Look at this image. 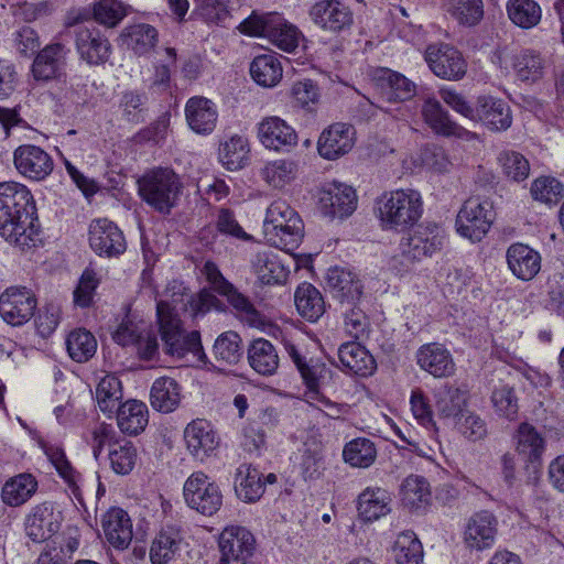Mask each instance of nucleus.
Wrapping results in <instances>:
<instances>
[{
  "label": "nucleus",
  "instance_id": "f257e3e1",
  "mask_svg": "<svg viewBox=\"0 0 564 564\" xmlns=\"http://www.w3.org/2000/svg\"><path fill=\"white\" fill-rule=\"evenodd\" d=\"M0 236L21 250L41 241L35 202L21 183H0Z\"/></svg>",
  "mask_w": 564,
  "mask_h": 564
},
{
  "label": "nucleus",
  "instance_id": "f03ea898",
  "mask_svg": "<svg viewBox=\"0 0 564 564\" xmlns=\"http://www.w3.org/2000/svg\"><path fill=\"white\" fill-rule=\"evenodd\" d=\"M376 206L380 225L386 230H404L423 214L422 196L411 188L386 192Z\"/></svg>",
  "mask_w": 564,
  "mask_h": 564
},
{
  "label": "nucleus",
  "instance_id": "7ed1b4c3",
  "mask_svg": "<svg viewBox=\"0 0 564 564\" xmlns=\"http://www.w3.org/2000/svg\"><path fill=\"white\" fill-rule=\"evenodd\" d=\"M263 234L271 246L291 252L302 242L304 225L285 200L276 199L267 208Z\"/></svg>",
  "mask_w": 564,
  "mask_h": 564
},
{
  "label": "nucleus",
  "instance_id": "20e7f679",
  "mask_svg": "<svg viewBox=\"0 0 564 564\" xmlns=\"http://www.w3.org/2000/svg\"><path fill=\"white\" fill-rule=\"evenodd\" d=\"M446 241L444 229L435 224H422L403 237L400 253L393 258V267L406 271L415 262L442 250Z\"/></svg>",
  "mask_w": 564,
  "mask_h": 564
},
{
  "label": "nucleus",
  "instance_id": "39448f33",
  "mask_svg": "<svg viewBox=\"0 0 564 564\" xmlns=\"http://www.w3.org/2000/svg\"><path fill=\"white\" fill-rule=\"evenodd\" d=\"M156 316L166 354L178 358L188 352L194 356L202 354L199 333L197 330L185 333L181 319L175 313V307L169 302L161 300L156 303Z\"/></svg>",
  "mask_w": 564,
  "mask_h": 564
},
{
  "label": "nucleus",
  "instance_id": "423d86ee",
  "mask_svg": "<svg viewBox=\"0 0 564 564\" xmlns=\"http://www.w3.org/2000/svg\"><path fill=\"white\" fill-rule=\"evenodd\" d=\"M138 184L141 198L161 214H170L182 191L178 175L167 167L148 172Z\"/></svg>",
  "mask_w": 564,
  "mask_h": 564
},
{
  "label": "nucleus",
  "instance_id": "0eeeda50",
  "mask_svg": "<svg viewBox=\"0 0 564 564\" xmlns=\"http://www.w3.org/2000/svg\"><path fill=\"white\" fill-rule=\"evenodd\" d=\"M239 29L243 34L265 37L285 52L294 51L299 45L301 36V32L297 28L288 23L283 17L276 12H253L240 23Z\"/></svg>",
  "mask_w": 564,
  "mask_h": 564
},
{
  "label": "nucleus",
  "instance_id": "6e6552de",
  "mask_svg": "<svg viewBox=\"0 0 564 564\" xmlns=\"http://www.w3.org/2000/svg\"><path fill=\"white\" fill-rule=\"evenodd\" d=\"M284 348L299 370L308 391L315 394L316 399L319 400L326 409V415L332 419H340L341 415L346 414L348 412L347 404L336 403L325 397H318L319 381L324 377V373L328 371L326 365L318 359L307 358L302 348L291 340H284Z\"/></svg>",
  "mask_w": 564,
  "mask_h": 564
},
{
  "label": "nucleus",
  "instance_id": "1a4fd4ad",
  "mask_svg": "<svg viewBox=\"0 0 564 564\" xmlns=\"http://www.w3.org/2000/svg\"><path fill=\"white\" fill-rule=\"evenodd\" d=\"M495 218L494 206L487 198L469 197L460 207L455 227L459 236L480 241L489 231Z\"/></svg>",
  "mask_w": 564,
  "mask_h": 564
},
{
  "label": "nucleus",
  "instance_id": "9d476101",
  "mask_svg": "<svg viewBox=\"0 0 564 564\" xmlns=\"http://www.w3.org/2000/svg\"><path fill=\"white\" fill-rule=\"evenodd\" d=\"M183 496L186 505L203 516L215 514L223 505L219 486L203 471H195L185 480Z\"/></svg>",
  "mask_w": 564,
  "mask_h": 564
},
{
  "label": "nucleus",
  "instance_id": "9b49d317",
  "mask_svg": "<svg viewBox=\"0 0 564 564\" xmlns=\"http://www.w3.org/2000/svg\"><path fill=\"white\" fill-rule=\"evenodd\" d=\"M112 338L121 346H133L140 359L153 360L159 355L158 338L143 322L122 321Z\"/></svg>",
  "mask_w": 564,
  "mask_h": 564
},
{
  "label": "nucleus",
  "instance_id": "f8f14e48",
  "mask_svg": "<svg viewBox=\"0 0 564 564\" xmlns=\"http://www.w3.org/2000/svg\"><path fill=\"white\" fill-rule=\"evenodd\" d=\"M74 43L79 59L89 66L106 64L112 53L109 39L95 26H78L74 33Z\"/></svg>",
  "mask_w": 564,
  "mask_h": 564
},
{
  "label": "nucleus",
  "instance_id": "ddd939ff",
  "mask_svg": "<svg viewBox=\"0 0 564 564\" xmlns=\"http://www.w3.org/2000/svg\"><path fill=\"white\" fill-rule=\"evenodd\" d=\"M425 61L437 77L447 80H459L467 70V63L462 53L448 44L429 45Z\"/></svg>",
  "mask_w": 564,
  "mask_h": 564
},
{
  "label": "nucleus",
  "instance_id": "4468645a",
  "mask_svg": "<svg viewBox=\"0 0 564 564\" xmlns=\"http://www.w3.org/2000/svg\"><path fill=\"white\" fill-rule=\"evenodd\" d=\"M308 14L315 25L330 33H340L354 23L352 11L341 0H318Z\"/></svg>",
  "mask_w": 564,
  "mask_h": 564
},
{
  "label": "nucleus",
  "instance_id": "2eb2a0df",
  "mask_svg": "<svg viewBox=\"0 0 564 564\" xmlns=\"http://www.w3.org/2000/svg\"><path fill=\"white\" fill-rule=\"evenodd\" d=\"M36 299L26 288H8L0 295V315L12 325L20 326L34 315Z\"/></svg>",
  "mask_w": 564,
  "mask_h": 564
},
{
  "label": "nucleus",
  "instance_id": "dca6fc26",
  "mask_svg": "<svg viewBox=\"0 0 564 564\" xmlns=\"http://www.w3.org/2000/svg\"><path fill=\"white\" fill-rule=\"evenodd\" d=\"M90 248L100 257H118L126 251V239L119 227L107 218L95 219L89 225Z\"/></svg>",
  "mask_w": 564,
  "mask_h": 564
},
{
  "label": "nucleus",
  "instance_id": "f3484780",
  "mask_svg": "<svg viewBox=\"0 0 564 564\" xmlns=\"http://www.w3.org/2000/svg\"><path fill=\"white\" fill-rule=\"evenodd\" d=\"M257 135L265 149L276 152H290L299 140L293 127L276 116L264 117L257 124Z\"/></svg>",
  "mask_w": 564,
  "mask_h": 564
},
{
  "label": "nucleus",
  "instance_id": "a211bd4d",
  "mask_svg": "<svg viewBox=\"0 0 564 564\" xmlns=\"http://www.w3.org/2000/svg\"><path fill=\"white\" fill-rule=\"evenodd\" d=\"M497 518L489 511L474 513L466 522L463 540L471 551L482 552L495 545L498 532Z\"/></svg>",
  "mask_w": 564,
  "mask_h": 564
},
{
  "label": "nucleus",
  "instance_id": "6ab92c4d",
  "mask_svg": "<svg viewBox=\"0 0 564 564\" xmlns=\"http://www.w3.org/2000/svg\"><path fill=\"white\" fill-rule=\"evenodd\" d=\"M355 189L340 182H329L319 192V204L324 214L330 217L344 218L350 216L357 208Z\"/></svg>",
  "mask_w": 564,
  "mask_h": 564
},
{
  "label": "nucleus",
  "instance_id": "aec40b11",
  "mask_svg": "<svg viewBox=\"0 0 564 564\" xmlns=\"http://www.w3.org/2000/svg\"><path fill=\"white\" fill-rule=\"evenodd\" d=\"M356 131L349 123L336 122L324 129L317 141L318 154L326 160H337L355 145Z\"/></svg>",
  "mask_w": 564,
  "mask_h": 564
},
{
  "label": "nucleus",
  "instance_id": "412c9836",
  "mask_svg": "<svg viewBox=\"0 0 564 564\" xmlns=\"http://www.w3.org/2000/svg\"><path fill=\"white\" fill-rule=\"evenodd\" d=\"M13 162L24 177L42 181L53 171V160L47 152L33 144H23L15 149Z\"/></svg>",
  "mask_w": 564,
  "mask_h": 564
},
{
  "label": "nucleus",
  "instance_id": "4be33fe9",
  "mask_svg": "<svg viewBox=\"0 0 564 564\" xmlns=\"http://www.w3.org/2000/svg\"><path fill=\"white\" fill-rule=\"evenodd\" d=\"M415 361L421 370L436 379L452 377L456 371L451 351L440 343H429L419 347Z\"/></svg>",
  "mask_w": 564,
  "mask_h": 564
},
{
  "label": "nucleus",
  "instance_id": "5701e85b",
  "mask_svg": "<svg viewBox=\"0 0 564 564\" xmlns=\"http://www.w3.org/2000/svg\"><path fill=\"white\" fill-rule=\"evenodd\" d=\"M371 80L382 99L406 101L415 95L416 86L404 75L389 68H377Z\"/></svg>",
  "mask_w": 564,
  "mask_h": 564
},
{
  "label": "nucleus",
  "instance_id": "b1692460",
  "mask_svg": "<svg viewBox=\"0 0 564 564\" xmlns=\"http://www.w3.org/2000/svg\"><path fill=\"white\" fill-rule=\"evenodd\" d=\"M254 538L252 533L242 527H228L219 538V549L221 557L218 564L239 563L251 555L254 549Z\"/></svg>",
  "mask_w": 564,
  "mask_h": 564
},
{
  "label": "nucleus",
  "instance_id": "393cba45",
  "mask_svg": "<svg viewBox=\"0 0 564 564\" xmlns=\"http://www.w3.org/2000/svg\"><path fill=\"white\" fill-rule=\"evenodd\" d=\"M59 513L54 511L51 502H43L32 508L25 520L28 536L34 542H44L59 529Z\"/></svg>",
  "mask_w": 564,
  "mask_h": 564
},
{
  "label": "nucleus",
  "instance_id": "a878e982",
  "mask_svg": "<svg viewBox=\"0 0 564 564\" xmlns=\"http://www.w3.org/2000/svg\"><path fill=\"white\" fill-rule=\"evenodd\" d=\"M42 448L69 492L79 503H83L84 479L82 474L72 465L64 449L51 443L42 444Z\"/></svg>",
  "mask_w": 564,
  "mask_h": 564
},
{
  "label": "nucleus",
  "instance_id": "bb28decb",
  "mask_svg": "<svg viewBox=\"0 0 564 564\" xmlns=\"http://www.w3.org/2000/svg\"><path fill=\"white\" fill-rule=\"evenodd\" d=\"M185 118L188 127L198 134H209L218 120V110L214 101L202 96H195L185 105Z\"/></svg>",
  "mask_w": 564,
  "mask_h": 564
},
{
  "label": "nucleus",
  "instance_id": "cd10ccee",
  "mask_svg": "<svg viewBox=\"0 0 564 564\" xmlns=\"http://www.w3.org/2000/svg\"><path fill=\"white\" fill-rule=\"evenodd\" d=\"M475 120H480L492 131H505L512 123L509 105L492 96H480L475 108Z\"/></svg>",
  "mask_w": 564,
  "mask_h": 564
},
{
  "label": "nucleus",
  "instance_id": "c85d7f7f",
  "mask_svg": "<svg viewBox=\"0 0 564 564\" xmlns=\"http://www.w3.org/2000/svg\"><path fill=\"white\" fill-rule=\"evenodd\" d=\"M102 529L107 541L118 550H126L133 536L132 522L121 508H111L102 517Z\"/></svg>",
  "mask_w": 564,
  "mask_h": 564
},
{
  "label": "nucleus",
  "instance_id": "c756f323",
  "mask_svg": "<svg viewBox=\"0 0 564 564\" xmlns=\"http://www.w3.org/2000/svg\"><path fill=\"white\" fill-rule=\"evenodd\" d=\"M508 268L522 281L532 280L541 269V256L523 243H512L506 253Z\"/></svg>",
  "mask_w": 564,
  "mask_h": 564
},
{
  "label": "nucleus",
  "instance_id": "7c9ffc66",
  "mask_svg": "<svg viewBox=\"0 0 564 564\" xmlns=\"http://www.w3.org/2000/svg\"><path fill=\"white\" fill-rule=\"evenodd\" d=\"M184 437L188 451L199 460L208 457L219 444L216 433L209 423L204 420L191 422L185 429Z\"/></svg>",
  "mask_w": 564,
  "mask_h": 564
},
{
  "label": "nucleus",
  "instance_id": "2f4dec72",
  "mask_svg": "<svg viewBox=\"0 0 564 564\" xmlns=\"http://www.w3.org/2000/svg\"><path fill=\"white\" fill-rule=\"evenodd\" d=\"M67 52L68 50L62 43L46 45L33 61V77L42 82L56 78L65 65Z\"/></svg>",
  "mask_w": 564,
  "mask_h": 564
},
{
  "label": "nucleus",
  "instance_id": "473e14b6",
  "mask_svg": "<svg viewBox=\"0 0 564 564\" xmlns=\"http://www.w3.org/2000/svg\"><path fill=\"white\" fill-rule=\"evenodd\" d=\"M326 285L340 305L343 302L359 301L362 294V284L358 276L349 270L334 267L326 273Z\"/></svg>",
  "mask_w": 564,
  "mask_h": 564
},
{
  "label": "nucleus",
  "instance_id": "72a5a7b5",
  "mask_svg": "<svg viewBox=\"0 0 564 564\" xmlns=\"http://www.w3.org/2000/svg\"><path fill=\"white\" fill-rule=\"evenodd\" d=\"M184 542L182 530L177 525H165L155 535L150 547L152 564H167L178 555Z\"/></svg>",
  "mask_w": 564,
  "mask_h": 564
},
{
  "label": "nucleus",
  "instance_id": "f704fd0d",
  "mask_svg": "<svg viewBox=\"0 0 564 564\" xmlns=\"http://www.w3.org/2000/svg\"><path fill=\"white\" fill-rule=\"evenodd\" d=\"M251 271L262 285L283 284L289 275L279 256L272 251L257 252L251 259Z\"/></svg>",
  "mask_w": 564,
  "mask_h": 564
},
{
  "label": "nucleus",
  "instance_id": "c9c22d12",
  "mask_svg": "<svg viewBox=\"0 0 564 564\" xmlns=\"http://www.w3.org/2000/svg\"><path fill=\"white\" fill-rule=\"evenodd\" d=\"M341 369L360 377L372 375L377 365L370 352L356 341L344 343L338 348Z\"/></svg>",
  "mask_w": 564,
  "mask_h": 564
},
{
  "label": "nucleus",
  "instance_id": "e433bc0d",
  "mask_svg": "<svg viewBox=\"0 0 564 564\" xmlns=\"http://www.w3.org/2000/svg\"><path fill=\"white\" fill-rule=\"evenodd\" d=\"M467 405L464 391L451 384H444L434 392V406L438 417L445 422H456Z\"/></svg>",
  "mask_w": 564,
  "mask_h": 564
},
{
  "label": "nucleus",
  "instance_id": "4c0bfd02",
  "mask_svg": "<svg viewBox=\"0 0 564 564\" xmlns=\"http://www.w3.org/2000/svg\"><path fill=\"white\" fill-rule=\"evenodd\" d=\"M516 451L531 463L539 462L546 448V441L542 434L527 422L521 423L513 436Z\"/></svg>",
  "mask_w": 564,
  "mask_h": 564
},
{
  "label": "nucleus",
  "instance_id": "58836bf2",
  "mask_svg": "<svg viewBox=\"0 0 564 564\" xmlns=\"http://www.w3.org/2000/svg\"><path fill=\"white\" fill-rule=\"evenodd\" d=\"M234 487L240 500L256 502L264 492L262 474L251 465L241 464L236 470Z\"/></svg>",
  "mask_w": 564,
  "mask_h": 564
},
{
  "label": "nucleus",
  "instance_id": "ea45409f",
  "mask_svg": "<svg viewBox=\"0 0 564 564\" xmlns=\"http://www.w3.org/2000/svg\"><path fill=\"white\" fill-rule=\"evenodd\" d=\"M250 367L262 376H272L279 368V355L275 347L264 338L254 339L248 348Z\"/></svg>",
  "mask_w": 564,
  "mask_h": 564
},
{
  "label": "nucleus",
  "instance_id": "a19ab883",
  "mask_svg": "<svg viewBox=\"0 0 564 564\" xmlns=\"http://www.w3.org/2000/svg\"><path fill=\"white\" fill-rule=\"evenodd\" d=\"M115 411L117 412L118 426L126 434L138 435L148 425V408L141 401L129 400L120 404Z\"/></svg>",
  "mask_w": 564,
  "mask_h": 564
},
{
  "label": "nucleus",
  "instance_id": "79ce46f5",
  "mask_svg": "<svg viewBox=\"0 0 564 564\" xmlns=\"http://www.w3.org/2000/svg\"><path fill=\"white\" fill-rule=\"evenodd\" d=\"M250 75L260 86L268 88L276 86L283 75L279 56L274 53L256 56L250 64Z\"/></svg>",
  "mask_w": 564,
  "mask_h": 564
},
{
  "label": "nucleus",
  "instance_id": "37998d69",
  "mask_svg": "<svg viewBox=\"0 0 564 564\" xmlns=\"http://www.w3.org/2000/svg\"><path fill=\"white\" fill-rule=\"evenodd\" d=\"M36 490V478L30 473H22L6 481L1 497L6 505L19 507L30 500Z\"/></svg>",
  "mask_w": 564,
  "mask_h": 564
},
{
  "label": "nucleus",
  "instance_id": "c03bdc74",
  "mask_svg": "<svg viewBox=\"0 0 564 564\" xmlns=\"http://www.w3.org/2000/svg\"><path fill=\"white\" fill-rule=\"evenodd\" d=\"M391 498L382 488H366L358 497V512L365 521H375L390 512Z\"/></svg>",
  "mask_w": 564,
  "mask_h": 564
},
{
  "label": "nucleus",
  "instance_id": "a18cd8bd",
  "mask_svg": "<svg viewBox=\"0 0 564 564\" xmlns=\"http://www.w3.org/2000/svg\"><path fill=\"white\" fill-rule=\"evenodd\" d=\"M151 405L163 413L174 411L181 401V388L177 381L170 377L158 378L151 388Z\"/></svg>",
  "mask_w": 564,
  "mask_h": 564
},
{
  "label": "nucleus",
  "instance_id": "49530a36",
  "mask_svg": "<svg viewBox=\"0 0 564 564\" xmlns=\"http://www.w3.org/2000/svg\"><path fill=\"white\" fill-rule=\"evenodd\" d=\"M299 173V165L289 159L269 161L261 169L260 175L264 182L273 188H284L291 184Z\"/></svg>",
  "mask_w": 564,
  "mask_h": 564
},
{
  "label": "nucleus",
  "instance_id": "de8ad7c7",
  "mask_svg": "<svg viewBox=\"0 0 564 564\" xmlns=\"http://www.w3.org/2000/svg\"><path fill=\"white\" fill-rule=\"evenodd\" d=\"M294 300L299 314L308 322H316L325 312L322 294L310 283H303L296 289Z\"/></svg>",
  "mask_w": 564,
  "mask_h": 564
},
{
  "label": "nucleus",
  "instance_id": "09e8293b",
  "mask_svg": "<svg viewBox=\"0 0 564 564\" xmlns=\"http://www.w3.org/2000/svg\"><path fill=\"white\" fill-rule=\"evenodd\" d=\"M400 495L402 503L408 508L423 509L431 501L430 484L423 476L410 475L402 481Z\"/></svg>",
  "mask_w": 564,
  "mask_h": 564
},
{
  "label": "nucleus",
  "instance_id": "8fccbe9b",
  "mask_svg": "<svg viewBox=\"0 0 564 564\" xmlns=\"http://www.w3.org/2000/svg\"><path fill=\"white\" fill-rule=\"evenodd\" d=\"M343 329L351 338L359 340L368 337L370 319L364 310L354 302H343L340 305Z\"/></svg>",
  "mask_w": 564,
  "mask_h": 564
},
{
  "label": "nucleus",
  "instance_id": "3c124183",
  "mask_svg": "<svg viewBox=\"0 0 564 564\" xmlns=\"http://www.w3.org/2000/svg\"><path fill=\"white\" fill-rule=\"evenodd\" d=\"M512 65L518 79L529 84L541 79L545 68L541 54L533 50H522L516 54Z\"/></svg>",
  "mask_w": 564,
  "mask_h": 564
},
{
  "label": "nucleus",
  "instance_id": "603ef678",
  "mask_svg": "<svg viewBox=\"0 0 564 564\" xmlns=\"http://www.w3.org/2000/svg\"><path fill=\"white\" fill-rule=\"evenodd\" d=\"M506 10L510 21L525 30L536 26L542 18V9L534 0H508Z\"/></svg>",
  "mask_w": 564,
  "mask_h": 564
},
{
  "label": "nucleus",
  "instance_id": "864d4df0",
  "mask_svg": "<svg viewBox=\"0 0 564 564\" xmlns=\"http://www.w3.org/2000/svg\"><path fill=\"white\" fill-rule=\"evenodd\" d=\"M122 37L128 48L138 55H144L156 45L158 31L150 24L140 23L127 28Z\"/></svg>",
  "mask_w": 564,
  "mask_h": 564
},
{
  "label": "nucleus",
  "instance_id": "5fc2aeb1",
  "mask_svg": "<svg viewBox=\"0 0 564 564\" xmlns=\"http://www.w3.org/2000/svg\"><path fill=\"white\" fill-rule=\"evenodd\" d=\"M66 348L69 357L76 362H86L97 351L95 336L85 328H76L66 337Z\"/></svg>",
  "mask_w": 564,
  "mask_h": 564
},
{
  "label": "nucleus",
  "instance_id": "6e6d98bb",
  "mask_svg": "<svg viewBox=\"0 0 564 564\" xmlns=\"http://www.w3.org/2000/svg\"><path fill=\"white\" fill-rule=\"evenodd\" d=\"M279 424V413L274 408L262 409L245 429V435L256 448L264 445L267 433L273 431Z\"/></svg>",
  "mask_w": 564,
  "mask_h": 564
},
{
  "label": "nucleus",
  "instance_id": "4d7b16f0",
  "mask_svg": "<svg viewBox=\"0 0 564 564\" xmlns=\"http://www.w3.org/2000/svg\"><path fill=\"white\" fill-rule=\"evenodd\" d=\"M249 154V142L243 135L235 134L220 144L219 159L231 171L241 169Z\"/></svg>",
  "mask_w": 564,
  "mask_h": 564
},
{
  "label": "nucleus",
  "instance_id": "13d9d810",
  "mask_svg": "<svg viewBox=\"0 0 564 564\" xmlns=\"http://www.w3.org/2000/svg\"><path fill=\"white\" fill-rule=\"evenodd\" d=\"M343 457L352 467L367 468L375 463L377 449L369 438L358 437L345 445Z\"/></svg>",
  "mask_w": 564,
  "mask_h": 564
},
{
  "label": "nucleus",
  "instance_id": "bf43d9fd",
  "mask_svg": "<svg viewBox=\"0 0 564 564\" xmlns=\"http://www.w3.org/2000/svg\"><path fill=\"white\" fill-rule=\"evenodd\" d=\"M392 552L397 564H421L423 561L422 544L412 531L398 535Z\"/></svg>",
  "mask_w": 564,
  "mask_h": 564
},
{
  "label": "nucleus",
  "instance_id": "052dcab7",
  "mask_svg": "<svg viewBox=\"0 0 564 564\" xmlns=\"http://www.w3.org/2000/svg\"><path fill=\"white\" fill-rule=\"evenodd\" d=\"M426 123L436 132L444 135L456 133L457 126L451 121L448 112L443 109L435 98H427L422 108Z\"/></svg>",
  "mask_w": 564,
  "mask_h": 564
},
{
  "label": "nucleus",
  "instance_id": "680f3d73",
  "mask_svg": "<svg viewBox=\"0 0 564 564\" xmlns=\"http://www.w3.org/2000/svg\"><path fill=\"white\" fill-rule=\"evenodd\" d=\"M122 388L120 380L112 376H105L96 388V400L99 409L105 413H113L120 405Z\"/></svg>",
  "mask_w": 564,
  "mask_h": 564
},
{
  "label": "nucleus",
  "instance_id": "e2e57ef3",
  "mask_svg": "<svg viewBox=\"0 0 564 564\" xmlns=\"http://www.w3.org/2000/svg\"><path fill=\"white\" fill-rule=\"evenodd\" d=\"M137 448L130 442L110 444L108 458L111 469L118 475H128L137 462Z\"/></svg>",
  "mask_w": 564,
  "mask_h": 564
},
{
  "label": "nucleus",
  "instance_id": "0e129e2a",
  "mask_svg": "<svg viewBox=\"0 0 564 564\" xmlns=\"http://www.w3.org/2000/svg\"><path fill=\"white\" fill-rule=\"evenodd\" d=\"M444 6L464 25H475L484 15L481 0H444Z\"/></svg>",
  "mask_w": 564,
  "mask_h": 564
},
{
  "label": "nucleus",
  "instance_id": "69168bd1",
  "mask_svg": "<svg viewBox=\"0 0 564 564\" xmlns=\"http://www.w3.org/2000/svg\"><path fill=\"white\" fill-rule=\"evenodd\" d=\"M214 355L218 361L226 365L237 364L242 356L240 336L235 332L219 335L214 344Z\"/></svg>",
  "mask_w": 564,
  "mask_h": 564
},
{
  "label": "nucleus",
  "instance_id": "338daca9",
  "mask_svg": "<svg viewBox=\"0 0 564 564\" xmlns=\"http://www.w3.org/2000/svg\"><path fill=\"white\" fill-rule=\"evenodd\" d=\"M410 406L413 417L420 425L429 431H437L430 399L422 389L415 388L411 391Z\"/></svg>",
  "mask_w": 564,
  "mask_h": 564
},
{
  "label": "nucleus",
  "instance_id": "774afa93",
  "mask_svg": "<svg viewBox=\"0 0 564 564\" xmlns=\"http://www.w3.org/2000/svg\"><path fill=\"white\" fill-rule=\"evenodd\" d=\"M223 296L227 297L238 316L249 326L259 327L262 325L261 314L254 308L249 299L241 294L234 285H231V290L226 291Z\"/></svg>",
  "mask_w": 564,
  "mask_h": 564
}]
</instances>
